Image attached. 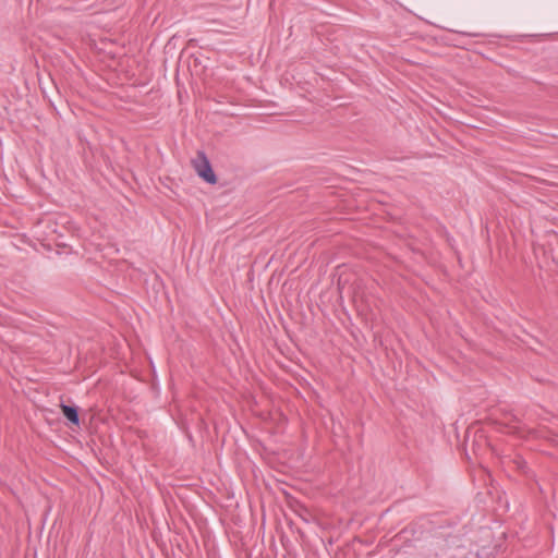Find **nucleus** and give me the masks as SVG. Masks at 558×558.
Segmentation results:
<instances>
[{
	"label": "nucleus",
	"instance_id": "nucleus-1",
	"mask_svg": "<svg viewBox=\"0 0 558 558\" xmlns=\"http://www.w3.org/2000/svg\"><path fill=\"white\" fill-rule=\"evenodd\" d=\"M193 167L206 183L215 184L217 182V175L215 174L209 159L203 150L197 151V156L193 159Z\"/></svg>",
	"mask_w": 558,
	"mask_h": 558
},
{
	"label": "nucleus",
	"instance_id": "nucleus-2",
	"mask_svg": "<svg viewBox=\"0 0 558 558\" xmlns=\"http://www.w3.org/2000/svg\"><path fill=\"white\" fill-rule=\"evenodd\" d=\"M60 409L70 424L80 426V408L77 405H70L61 402Z\"/></svg>",
	"mask_w": 558,
	"mask_h": 558
},
{
	"label": "nucleus",
	"instance_id": "nucleus-3",
	"mask_svg": "<svg viewBox=\"0 0 558 558\" xmlns=\"http://www.w3.org/2000/svg\"><path fill=\"white\" fill-rule=\"evenodd\" d=\"M458 33L462 34L464 36H471V37L480 36V34H477V33H465V32H458Z\"/></svg>",
	"mask_w": 558,
	"mask_h": 558
},
{
	"label": "nucleus",
	"instance_id": "nucleus-4",
	"mask_svg": "<svg viewBox=\"0 0 558 558\" xmlns=\"http://www.w3.org/2000/svg\"><path fill=\"white\" fill-rule=\"evenodd\" d=\"M523 466H524V462H521L519 465V469H523Z\"/></svg>",
	"mask_w": 558,
	"mask_h": 558
}]
</instances>
